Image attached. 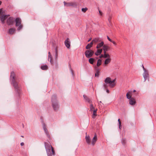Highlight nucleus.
Returning a JSON list of instances; mask_svg holds the SVG:
<instances>
[{"label": "nucleus", "instance_id": "nucleus-45", "mask_svg": "<svg viewBox=\"0 0 156 156\" xmlns=\"http://www.w3.org/2000/svg\"><path fill=\"white\" fill-rule=\"evenodd\" d=\"M20 145L21 146H23L24 145V143L23 142H22L20 144Z\"/></svg>", "mask_w": 156, "mask_h": 156}, {"label": "nucleus", "instance_id": "nucleus-8", "mask_svg": "<svg viewBox=\"0 0 156 156\" xmlns=\"http://www.w3.org/2000/svg\"><path fill=\"white\" fill-rule=\"evenodd\" d=\"M42 126L43 129L44 131V132L45 134H46L47 136L48 137H49L50 136L49 134V133L46 127V125L43 122L42 123Z\"/></svg>", "mask_w": 156, "mask_h": 156}, {"label": "nucleus", "instance_id": "nucleus-47", "mask_svg": "<svg viewBox=\"0 0 156 156\" xmlns=\"http://www.w3.org/2000/svg\"><path fill=\"white\" fill-rule=\"evenodd\" d=\"M104 51V54H107L106 53V51Z\"/></svg>", "mask_w": 156, "mask_h": 156}, {"label": "nucleus", "instance_id": "nucleus-39", "mask_svg": "<svg viewBox=\"0 0 156 156\" xmlns=\"http://www.w3.org/2000/svg\"><path fill=\"white\" fill-rule=\"evenodd\" d=\"M107 38L108 39L110 42L112 41L108 36H107Z\"/></svg>", "mask_w": 156, "mask_h": 156}, {"label": "nucleus", "instance_id": "nucleus-27", "mask_svg": "<svg viewBox=\"0 0 156 156\" xmlns=\"http://www.w3.org/2000/svg\"><path fill=\"white\" fill-rule=\"evenodd\" d=\"M102 61L101 59H99L97 61V65L98 66H99L101 64Z\"/></svg>", "mask_w": 156, "mask_h": 156}, {"label": "nucleus", "instance_id": "nucleus-6", "mask_svg": "<svg viewBox=\"0 0 156 156\" xmlns=\"http://www.w3.org/2000/svg\"><path fill=\"white\" fill-rule=\"evenodd\" d=\"M94 53V51L93 50L89 49L85 51V54L87 58H90L93 56Z\"/></svg>", "mask_w": 156, "mask_h": 156}, {"label": "nucleus", "instance_id": "nucleus-38", "mask_svg": "<svg viewBox=\"0 0 156 156\" xmlns=\"http://www.w3.org/2000/svg\"><path fill=\"white\" fill-rule=\"evenodd\" d=\"M99 12L100 15L101 16H102L103 14L102 12L101 11L99 10Z\"/></svg>", "mask_w": 156, "mask_h": 156}, {"label": "nucleus", "instance_id": "nucleus-40", "mask_svg": "<svg viewBox=\"0 0 156 156\" xmlns=\"http://www.w3.org/2000/svg\"><path fill=\"white\" fill-rule=\"evenodd\" d=\"M104 55L103 54H101L100 56L99 57V58H104Z\"/></svg>", "mask_w": 156, "mask_h": 156}, {"label": "nucleus", "instance_id": "nucleus-46", "mask_svg": "<svg viewBox=\"0 0 156 156\" xmlns=\"http://www.w3.org/2000/svg\"><path fill=\"white\" fill-rule=\"evenodd\" d=\"M143 70L144 71H146V70L145 69V68H144V66H143Z\"/></svg>", "mask_w": 156, "mask_h": 156}, {"label": "nucleus", "instance_id": "nucleus-12", "mask_svg": "<svg viewBox=\"0 0 156 156\" xmlns=\"http://www.w3.org/2000/svg\"><path fill=\"white\" fill-rule=\"evenodd\" d=\"M97 136L95 134L94 137L93 138L92 142L91 144L93 145H94L96 141H97Z\"/></svg>", "mask_w": 156, "mask_h": 156}, {"label": "nucleus", "instance_id": "nucleus-5", "mask_svg": "<svg viewBox=\"0 0 156 156\" xmlns=\"http://www.w3.org/2000/svg\"><path fill=\"white\" fill-rule=\"evenodd\" d=\"M16 26L18 27L17 28V30H20L23 27V26L21 24V20L20 18L18 17L15 19Z\"/></svg>", "mask_w": 156, "mask_h": 156}, {"label": "nucleus", "instance_id": "nucleus-4", "mask_svg": "<svg viewBox=\"0 0 156 156\" xmlns=\"http://www.w3.org/2000/svg\"><path fill=\"white\" fill-rule=\"evenodd\" d=\"M9 16V15H5V12L3 11L2 9H0V18L2 23H5L4 20Z\"/></svg>", "mask_w": 156, "mask_h": 156}, {"label": "nucleus", "instance_id": "nucleus-34", "mask_svg": "<svg viewBox=\"0 0 156 156\" xmlns=\"http://www.w3.org/2000/svg\"><path fill=\"white\" fill-rule=\"evenodd\" d=\"M50 58V62H51L52 61V60H51V56L50 55V52H48V60H49Z\"/></svg>", "mask_w": 156, "mask_h": 156}, {"label": "nucleus", "instance_id": "nucleus-33", "mask_svg": "<svg viewBox=\"0 0 156 156\" xmlns=\"http://www.w3.org/2000/svg\"><path fill=\"white\" fill-rule=\"evenodd\" d=\"M90 108L91 111H93L94 110V108L92 104H91L90 106Z\"/></svg>", "mask_w": 156, "mask_h": 156}, {"label": "nucleus", "instance_id": "nucleus-13", "mask_svg": "<svg viewBox=\"0 0 156 156\" xmlns=\"http://www.w3.org/2000/svg\"><path fill=\"white\" fill-rule=\"evenodd\" d=\"M129 103L130 105H134L136 103L135 99L133 98H131L129 100Z\"/></svg>", "mask_w": 156, "mask_h": 156}, {"label": "nucleus", "instance_id": "nucleus-44", "mask_svg": "<svg viewBox=\"0 0 156 156\" xmlns=\"http://www.w3.org/2000/svg\"><path fill=\"white\" fill-rule=\"evenodd\" d=\"M98 75H99V74L98 73H95V76H98Z\"/></svg>", "mask_w": 156, "mask_h": 156}, {"label": "nucleus", "instance_id": "nucleus-50", "mask_svg": "<svg viewBox=\"0 0 156 156\" xmlns=\"http://www.w3.org/2000/svg\"><path fill=\"white\" fill-rule=\"evenodd\" d=\"M135 91H136V90H133V92H135Z\"/></svg>", "mask_w": 156, "mask_h": 156}, {"label": "nucleus", "instance_id": "nucleus-49", "mask_svg": "<svg viewBox=\"0 0 156 156\" xmlns=\"http://www.w3.org/2000/svg\"><path fill=\"white\" fill-rule=\"evenodd\" d=\"M118 121L119 122H119H120V119H119L118 120Z\"/></svg>", "mask_w": 156, "mask_h": 156}, {"label": "nucleus", "instance_id": "nucleus-28", "mask_svg": "<svg viewBox=\"0 0 156 156\" xmlns=\"http://www.w3.org/2000/svg\"><path fill=\"white\" fill-rule=\"evenodd\" d=\"M97 111V109H96V110H94L93 111V114L92 115V117L93 118H94L97 115L96 114Z\"/></svg>", "mask_w": 156, "mask_h": 156}, {"label": "nucleus", "instance_id": "nucleus-3", "mask_svg": "<svg viewBox=\"0 0 156 156\" xmlns=\"http://www.w3.org/2000/svg\"><path fill=\"white\" fill-rule=\"evenodd\" d=\"M51 102L52 106L54 110L55 111H57L59 108V106L57 101L55 95H53L52 96Z\"/></svg>", "mask_w": 156, "mask_h": 156}, {"label": "nucleus", "instance_id": "nucleus-36", "mask_svg": "<svg viewBox=\"0 0 156 156\" xmlns=\"http://www.w3.org/2000/svg\"><path fill=\"white\" fill-rule=\"evenodd\" d=\"M112 18L111 16H109L108 18V20L110 23L111 22V19Z\"/></svg>", "mask_w": 156, "mask_h": 156}, {"label": "nucleus", "instance_id": "nucleus-21", "mask_svg": "<svg viewBox=\"0 0 156 156\" xmlns=\"http://www.w3.org/2000/svg\"><path fill=\"white\" fill-rule=\"evenodd\" d=\"M111 59L110 58H107L106 59L105 61L104 64L106 66L108 64L110 63L111 62Z\"/></svg>", "mask_w": 156, "mask_h": 156}, {"label": "nucleus", "instance_id": "nucleus-19", "mask_svg": "<svg viewBox=\"0 0 156 156\" xmlns=\"http://www.w3.org/2000/svg\"><path fill=\"white\" fill-rule=\"evenodd\" d=\"M92 41L93 42H94V43L95 44L100 41V38L99 37L95 38L93 39Z\"/></svg>", "mask_w": 156, "mask_h": 156}, {"label": "nucleus", "instance_id": "nucleus-32", "mask_svg": "<svg viewBox=\"0 0 156 156\" xmlns=\"http://www.w3.org/2000/svg\"><path fill=\"white\" fill-rule=\"evenodd\" d=\"M92 47L88 44L86 47V48L87 50L90 49V48Z\"/></svg>", "mask_w": 156, "mask_h": 156}, {"label": "nucleus", "instance_id": "nucleus-14", "mask_svg": "<svg viewBox=\"0 0 156 156\" xmlns=\"http://www.w3.org/2000/svg\"><path fill=\"white\" fill-rule=\"evenodd\" d=\"M102 51V49H98L97 51L95 52V55L98 56L100 55Z\"/></svg>", "mask_w": 156, "mask_h": 156}, {"label": "nucleus", "instance_id": "nucleus-26", "mask_svg": "<svg viewBox=\"0 0 156 156\" xmlns=\"http://www.w3.org/2000/svg\"><path fill=\"white\" fill-rule=\"evenodd\" d=\"M94 59L93 58H90L89 59V62L91 64H93L94 61Z\"/></svg>", "mask_w": 156, "mask_h": 156}, {"label": "nucleus", "instance_id": "nucleus-24", "mask_svg": "<svg viewBox=\"0 0 156 156\" xmlns=\"http://www.w3.org/2000/svg\"><path fill=\"white\" fill-rule=\"evenodd\" d=\"M83 97L84 99L86 100V101L87 102H88L89 103H90L91 101V100L90 99L88 98V97H87L86 96L83 95Z\"/></svg>", "mask_w": 156, "mask_h": 156}, {"label": "nucleus", "instance_id": "nucleus-22", "mask_svg": "<svg viewBox=\"0 0 156 156\" xmlns=\"http://www.w3.org/2000/svg\"><path fill=\"white\" fill-rule=\"evenodd\" d=\"M64 5L66 6H69L73 5V3H72V2L66 3L65 2H64Z\"/></svg>", "mask_w": 156, "mask_h": 156}, {"label": "nucleus", "instance_id": "nucleus-29", "mask_svg": "<svg viewBox=\"0 0 156 156\" xmlns=\"http://www.w3.org/2000/svg\"><path fill=\"white\" fill-rule=\"evenodd\" d=\"M122 143L123 145H125L126 143V140L125 138L122 139Z\"/></svg>", "mask_w": 156, "mask_h": 156}, {"label": "nucleus", "instance_id": "nucleus-7", "mask_svg": "<svg viewBox=\"0 0 156 156\" xmlns=\"http://www.w3.org/2000/svg\"><path fill=\"white\" fill-rule=\"evenodd\" d=\"M45 147L46 150H47L51 149V151L52 152L53 154V155H55V151H54V149L53 148L52 146L50 144H48L46 143H45Z\"/></svg>", "mask_w": 156, "mask_h": 156}, {"label": "nucleus", "instance_id": "nucleus-1", "mask_svg": "<svg viewBox=\"0 0 156 156\" xmlns=\"http://www.w3.org/2000/svg\"><path fill=\"white\" fill-rule=\"evenodd\" d=\"M115 80L116 79L112 80L111 78L109 77L106 78L104 81L105 83L103 84V86L104 88H106L108 87L107 85H108V86L111 88L114 87L115 85Z\"/></svg>", "mask_w": 156, "mask_h": 156}, {"label": "nucleus", "instance_id": "nucleus-42", "mask_svg": "<svg viewBox=\"0 0 156 156\" xmlns=\"http://www.w3.org/2000/svg\"><path fill=\"white\" fill-rule=\"evenodd\" d=\"M112 43L115 45H116V43L115 42L113 41H111Z\"/></svg>", "mask_w": 156, "mask_h": 156}, {"label": "nucleus", "instance_id": "nucleus-31", "mask_svg": "<svg viewBox=\"0 0 156 156\" xmlns=\"http://www.w3.org/2000/svg\"><path fill=\"white\" fill-rule=\"evenodd\" d=\"M55 58L57 59L58 58V51L56 48H55Z\"/></svg>", "mask_w": 156, "mask_h": 156}, {"label": "nucleus", "instance_id": "nucleus-25", "mask_svg": "<svg viewBox=\"0 0 156 156\" xmlns=\"http://www.w3.org/2000/svg\"><path fill=\"white\" fill-rule=\"evenodd\" d=\"M131 94V92H128L126 95V97L127 99H130L131 98V95L130 94Z\"/></svg>", "mask_w": 156, "mask_h": 156}, {"label": "nucleus", "instance_id": "nucleus-11", "mask_svg": "<svg viewBox=\"0 0 156 156\" xmlns=\"http://www.w3.org/2000/svg\"><path fill=\"white\" fill-rule=\"evenodd\" d=\"M16 31V29L13 28L9 29L8 31V33L10 34H12Z\"/></svg>", "mask_w": 156, "mask_h": 156}, {"label": "nucleus", "instance_id": "nucleus-20", "mask_svg": "<svg viewBox=\"0 0 156 156\" xmlns=\"http://www.w3.org/2000/svg\"><path fill=\"white\" fill-rule=\"evenodd\" d=\"M110 48V47L108 45H104L102 47V50L103 51H108Z\"/></svg>", "mask_w": 156, "mask_h": 156}, {"label": "nucleus", "instance_id": "nucleus-10", "mask_svg": "<svg viewBox=\"0 0 156 156\" xmlns=\"http://www.w3.org/2000/svg\"><path fill=\"white\" fill-rule=\"evenodd\" d=\"M65 44L68 48H69L70 46V42L69 38H67L65 41Z\"/></svg>", "mask_w": 156, "mask_h": 156}, {"label": "nucleus", "instance_id": "nucleus-35", "mask_svg": "<svg viewBox=\"0 0 156 156\" xmlns=\"http://www.w3.org/2000/svg\"><path fill=\"white\" fill-rule=\"evenodd\" d=\"M88 9L87 8H83L82 9V11L83 12H85Z\"/></svg>", "mask_w": 156, "mask_h": 156}, {"label": "nucleus", "instance_id": "nucleus-9", "mask_svg": "<svg viewBox=\"0 0 156 156\" xmlns=\"http://www.w3.org/2000/svg\"><path fill=\"white\" fill-rule=\"evenodd\" d=\"M13 18L11 17H9L7 20V23L9 25H13Z\"/></svg>", "mask_w": 156, "mask_h": 156}, {"label": "nucleus", "instance_id": "nucleus-37", "mask_svg": "<svg viewBox=\"0 0 156 156\" xmlns=\"http://www.w3.org/2000/svg\"><path fill=\"white\" fill-rule=\"evenodd\" d=\"M93 43H94V42H93V41L92 40V42H91L90 43H89V44H90V46H91V47H92L93 44Z\"/></svg>", "mask_w": 156, "mask_h": 156}, {"label": "nucleus", "instance_id": "nucleus-23", "mask_svg": "<svg viewBox=\"0 0 156 156\" xmlns=\"http://www.w3.org/2000/svg\"><path fill=\"white\" fill-rule=\"evenodd\" d=\"M41 68L42 70H46L48 69V66L46 65L41 66Z\"/></svg>", "mask_w": 156, "mask_h": 156}, {"label": "nucleus", "instance_id": "nucleus-2", "mask_svg": "<svg viewBox=\"0 0 156 156\" xmlns=\"http://www.w3.org/2000/svg\"><path fill=\"white\" fill-rule=\"evenodd\" d=\"M10 78L12 80L13 85L15 88L16 90L18 92L19 90V86H18V83L15 80V74L14 72H11Z\"/></svg>", "mask_w": 156, "mask_h": 156}, {"label": "nucleus", "instance_id": "nucleus-52", "mask_svg": "<svg viewBox=\"0 0 156 156\" xmlns=\"http://www.w3.org/2000/svg\"><path fill=\"white\" fill-rule=\"evenodd\" d=\"M100 103H101V101H100Z\"/></svg>", "mask_w": 156, "mask_h": 156}, {"label": "nucleus", "instance_id": "nucleus-43", "mask_svg": "<svg viewBox=\"0 0 156 156\" xmlns=\"http://www.w3.org/2000/svg\"><path fill=\"white\" fill-rule=\"evenodd\" d=\"M119 127L120 129H121V122H119Z\"/></svg>", "mask_w": 156, "mask_h": 156}, {"label": "nucleus", "instance_id": "nucleus-18", "mask_svg": "<svg viewBox=\"0 0 156 156\" xmlns=\"http://www.w3.org/2000/svg\"><path fill=\"white\" fill-rule=\"evenodd\" d=\"M48 156H52L53 155L51 151V149L46 150Z\"/></svg>", "mask_w": 156, "mask_h": 156}, {"label": "nucleus", "instance_id": "nucleus-51", "mask_svg": "<svg viewBox=\"0 0 156 156\" xmlns=\"http://www.w3.org/2000/svg\"><path fill=\"white\" fill-rule=\"evenodd\" d=\"M1 4V2L0 1V5Z\"/></svg>", "mask_w": 156, "mask_h": 156}, {"label": "nucleus", "instance_id": "nucleus-41", "mask_svg": "<svg viewBox=\"0 0 156 156\" xmlns=\"http://www.w3.org/2000/svg\"><path fill=\"white\" fill-rule=\"evenodd\" d=\"M106 90V91L107 93H109V90L107 89V87L106 88H104Z\"/></svg>", "mask_w": 156, "mask_h": 156}, {"label": "nucleus", "instance_id": "nucleus-15", "mask_svg": "<svg viewBox=\"0 0 156 156\" xmlns=\"http://www.w3.org/2000/svg\"><path fill=\"white\" fill-rule=\"evenodd\" d=\"M148 72L147 70L144 71V72L143 73V77L144 79V80L145 81L147 79V78L148 77Z\"/></svg>", "mask_w": 156, "mask_h": 156}, {"label": "nucleus", "instance_id": "nucleus-17", "mask_svg": "<svg viewBox=\"0 0 156 156\" xmlns=\"http://www.w3.org/2000/svg\"><path fill=\"white\" fill-rule=\"evenodd\" d=\"M104 42L103 41H102L101 43H98L97 44V45L96 47V48L97 49H98V48L101 47H103V46H104Z\"/></svg>", "mask_w": 156, "mask_h": 156}, {"label": "nucleus", "instance_id": "nucleus-48", "mask_svg": "<svg viewBox=\"0 0 156 156\" xmlns=\"http://www.w3.org/2000/svg\"><path fill=\"white\" fill-rule=\"evenodd\" d=\"M91 38H90L88 40V42H89V41H90L91 40Z\"/></svg>", "mask_w": 156, "mask_h": 156}, {"label": "nucleus", "instance_id": "nucleus-30", "mask_svg": "<svg viewBox=\"0 0 156 156\" xmlns=\"http://www.w3.org/2000/svg\"><path fill=\"white\" fill-rule=\"evenodd\" d=\"M104 58H110V56L108 54H106L104 55Z\"/></svg>", "mask_w": 156, "mask_h": 156}, {"label": "nucleus", "instance_id": "nucleus-16", "mask_svg": "<svg viewBox=\"0 0 156 156\" xmlns=\"http://www.w3.org/2000/svg\"><path fill=\"white\" fill-rule=\"evenodd\" d=\"M86 141L87 144H90L91 140L90 136H86L85 137Z\"/></svg>", "mask_w": 156, "mask_h": 156}]
</instances>
